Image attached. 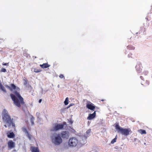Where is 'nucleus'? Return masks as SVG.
<instances>
[{
  "instance_id": "1",
  "label": "nucleus",
  "mask_w": 152,
  "mask_h": 152,
  "mask_svg": "<svg viewBox=\"0 0 152 152\" xmlns=\"http://www.w3.org/2000/svg\"><path fill=\"white\" fill-rule=\"evenodd\" d=\"M6 87L11 91H12V89L15 90L14 93L16 95V96L13 94H11L10 96L14 103L16 106L20 107V104H24V102L23 101V99L21 96L18 92L20 90L19 88L16 87L13 84H11V87L7 85H6Z\"/></svg>"
},
{
  "instance_id": "2",
  "label": "nucleus",
  "mask_w": 152,
  "mask_h": 152,
  "mask_svg": "<svg viewBox=\"0 0 152 152\" xmlns=\"http://www.w3.org/2000/svg\"><path fill=\"white\" fill-rule=\"evenodd\" d=\"M50 137L52 142L55 145H59L62 142V140L59 133H53L52 134Z\"/></svg>"
},
{
  "instance_id": "3",
  "label": "nucleus",
  "mask_w": 152,
  "mask_h": 152,
  "mask_svg": "<svg viewBox=\"0 0 152 152\" xmlns=\"http://www.w3.org/2000/svg\"><path fill=\"white\" fill-rule=\"evenodd\" d=\"M4 110L5 112L3 116V122L6 124L4 125V126H5V127H7V126H10L11 124H12V126H14L15 124L12 123L10 116L6 112L5 110Z\"/></svg>"
},
{
  "instance_id": "4",
  "label": "nucleus",
  "mask_w": 152,
  "mask_h": 152,
  "mask_svg": "<svg viewBox=\"0 0 152 152\" xmlns=\"http://www.w3.org/2000/svg\"><path fill=\"white\" fill-rule=\"evenodd\" d=\"M68 145L70 147H75L79 146L78 139L76 137L70 138L68 142Z\"/></svg>"
},
{
  "instance_id": "5",
  "label": "nucleus",
  "mask_w": 152,
  "mask_h": 152,
  "mask_svg": "<svg viewBox=\"0 0 152 152\" xmlns=\"http://www.w3.org/2000/svg\"><path fill=\"white\" fill-rule=\"evenodd\" d=\"M115 128L118 130V132L122 134L127 136L129 134L130 129H124L120 127L118 124H116L115 126Z\"/></svg>"
},
{
  "instance_id": "6",
  "label": "nucleus",
  "mask_w": 152,
  "mask_h": 152,
  "mask_svg": "<svg viewBox=\"0 0 152 152\" xmlns=\"http://www.w3.org/2000/svg\"><path fill=\"white\" fill-rule=\"evenodd\" d=\"M64 124H53L50 128V131L52 132L58 131L63 128Z\"/></svg>"
},
{
  "instance_id": "7",
  "label": "nucleus",
  "mask_w": 152,
  "mask_h": 152,
  "mask_svg": "<svg viewBox=\"0 0 152 152\" xmlns=\"http://www.w3.org/2000/svg\"><path fill=\"white\" fill-rule=\"evenodd\" d=\"M87 136H85L80 137L78 139L79 146H81L85 144L86 142V139Z\"/></svg>"
},
{
  "instance_id": "8",
  "label": "nucleus",
  "mask_w": 152,
  "mask_h": 152,
  "mask_svg": "<svg viewBox=\"0 0 152 152\" xmlns=\"http://www.w3.org/2000/svg\"><path fill=\"white\" fill-rule=\"evenodd\" d=\"M60 135L62 139H68L69 137V133L68 131H62Z\"/></svg>"
},
{
  "instance_id": "9",
  "label": "nucleus",
  "mask_w": 152,
  "mask_h": 152,
  "mask_svg": "<svg viewBox=\"0 0 152 152\" xmlns=\"http://www.w3.org/2000/svg\"><path fill=\"white\" fill-rule=\"evenodd\" d=\"M23 131L26 133V136L28 137L29 140H31L32 136L29 134L25 128H23Z\"/></svg>"
},
{
  "instance_id": "10",
  "label": "nucleus",
  "mask_w": 152,
  "mask_h": 152,
  "mask_svg": "<svg viewBox=\"0 0 152 152\" xmlns=\"http://www.w3.org/2000/svg\"><path fill=\"white\" fill-rule=\"evenodd\" d=\"M96 116V111L92 114H90L87 119L88 120H91L94 118Z\"/></svg>"
},
{
  "instance_id": "11",
  "label": "nucleus",
  "mask_w": 152,
  "mask_h": 152,
  "mask_svg": "<svg viewBox=\"0 0 152 152\" xmlns=\"http://www.w3.org/2000/svg\"><path fill=\"white\" fill-rule=\"evenodd\" d=\"M86 107L88 109L94 110L95 108V107L92 105V104H86Z\"/></svg>"
},
{
  "instance_id": "12",
  "label": "nucleus",
  "mask_w": 152,
  "mask_h": 152,
  "mask_svg": "<svg viewBox=\"0 0 152 152\" xmlns=\"http://www.w3.org/2000/svg\"><path fill=\"white\" fill-rule=\"evenodd\" d=\"M8 144L9 147L11 148H13L15 147V143L12 141L9 142Z\"/></svg>"
},
{
  "instance_id": "13",
  "label": "nucleus",
  "mask_w": 152,
  "mask_h": 152,
  "mask_svg": "<svg viewBox=\"0 0 152 152\" xmlns=\"http://www.w3.org/2000/svg\"><path fill=\"white\" fill-rule=\"evenodd\" d=\"M31 150L32 152H39L37 148L35 147H32Z\"/></svg>"
},
{
  "instance_id": "14",
  "label": "nucleus",
  "mask_w": 152,
  "mask_h": 152,
  "mask_svg": "<svg viewBox=\"0 0 152 152\" xmlns=\"http://www.w3.org/2000/svg\"><path fill=\"white\" fill-rule=\"evenodd\" d=\"M40 66L42 68H46L49 66L48 64H43L40 65Z\"/></svg>"
},
{
  "instance_id": "15",
  "label": "nucleus",
  "mask_w": 152,
  "mask_h": 152,
  "mask_svg": "<svg viewBox=\"0 0 152 152\" xmlns=\"http://www.w3.org/2000/svg\"><path fill=\"white\" fill-rule=\"evenodd\" d=\"M7 136L9 138H12L14 136V135L13 132H11L9 134H8Z\"/></svg>"
},
{
  "instance_id": "16",
  "label": "nucleus",
  "mask_w": 152,
  "mask_h": 152,
  "mask_svg": "<svg viewBox=\"0 0 152 152\" xmlns=\"http://www.w3.org/2000/svg\"><path fill=\"white\" fill-rule=\"evenodd\" d=\"M138 131L141 134H146V131L145 130H142V129H140L138 130Z\"/></svg>"
},
{
  "instance_id": "17",
  "label": "nucleus",
  "mask_w": 152,
  "mask_h": 152,
  "mask_svg": "<svg viewBox=\"0 0 152 152\" xmlns=\"http://www.w3.org/2000/svg\"><path fill=\"white\" fill-rule=\"evenodd\" d=\"M34 117L33 116H31L30 117V121L32 125H33L34 124Z\"/></svg>"
},
{
  "instance_id": "18",
  "label": "nucleus",
  "mask_w": 152,
  "mask_h": 152,
  "mask_svg": "<svg viewBox=\"0 0 152 152\" xmlns=\"http://www.w3.org/2000/svg\"><path fill=\"white\" fill-rule=\"evenodd\" d=\"M0 88L4 92H6V91L5 90L4 87L1 85H0Z\"/></svg>"
},
{
  "instance_id": "19",
  "label": "nucleus",
  "mask_w": 152,
  "mask_h": 152,
  "mask_svg": "<svg viewBox=\"0 0 152 152\" xmlns=\"http://www.w3.org/2000/svg\"><path fill=\"white\" fill-rule=\"evenodd\" d=\"M64 104L65 105H66L68 104V98L67 97L66 98L64 102Z\"/></svg>"
},
{
  "instance_id": "20",
  "label": "nucleus",
  "mask_w": 152,
  "mask_h": 152,
  "mask_svg": "<svg viewBox=\"0 0 152 152\" xmlns=\"http://www.w3.org/2000/svg\"><path fill=\"white\" fill-rule=\"evenodd\" d=\"M116 137H115L111 141V143L112 144H113L115 142H116Z\"/></svg>"
},
{
  "instance_id": "21",
  "label": "nucleus",
  "mask_w": 152,
  "mask_h": 152,
  "mask_svg": "<svg viewBox=\"0 0 152 152\" xmlns=\"http://www.w3.org/2000/svg\"><path fill=\"white\" fill-rule=\"evenodd\" d=\"M1 72H6V70L4 68H3L1 70Z\"/></svg>"
},
{
  "instance_id": "22",
  "label": "nucleus",
  "mask_w": 152,
  "mask_h": 152,
  "mask_svg": "<svg viewBox=\"0 0 152 152\" xmlns=\"http://www.w3.org/2000/svg\"><path fill=\"white\" fill-rule=\"evenodd\" d=\"M91 132V130L90 129L86 131V133L87 134H89Z\"/></svg>"
},
{
  "instance_id": "23",
  "label": "nucleus",
  "mask_w": 152,
  "mask_h": 152,
  "mask_svg": "<svg viewBox=\"0 0 152 152\" xmlns=\"http://www.w3.org/2000/svg\"><path fill=\"white\" fill-rule=\"evenodd\" d=\"M2 65H5V66H8L9 65V63H3Z\"/></svg>"
},
{
  "instance_id": "24",
  "label": "nucleus",
  "mask_w": 152,
  "mask_h": 152,
  "mask_svg": "<svg viewBox=\"0 0 152 152\" xmlns=\"http://www.w3.org/2000/svg\"><path fill=\"white\" fill-rule=\"evenodd\" d=\"M63 77H64V76H63V75H62V74L61 75L59 76V77L60 78H62Z\"/></svg>"
},
{
  "instance_id": "25",
  "label": "nucleus",
  "mask_w": 152,
  "mask_h": 152,
  "mask_svg": "<svg viewBox=\"0 0 152 152\" xmlns=\"http://www.w3.org/2000/svg\"><path fill=\"white\" fill-rule=\"evenodd\" d=\"M70 123H71V124H72V123H73V121H72V120H71V119H70Z\"/></svg>"
},
{
  "instance_id": "26",
  "label": "nucleus",
  "mask_w": 152,
  "mask_h": 152,
  "mask_svg": "<svg viewBox=\"0 0 152 152\" xmlns=\"http://www.w3.org/2000/svg\"><path fill=\"white\" fill-rule=\"evenodd\" d=\"M42 101V99H40L39 100V103H40Z\"/></svg>"
},
{
  "instance_id": "27",
  "label": "nucleus",
  "mask_w": 152,
  "mask_h": 152,
  "mask_svg": "<svg viewBox=\"0 0 152 152\" xmlns=\"http://www.w3.org/2000/svg\"><path fill=\"white\" fill-rule=\"evenodd\" d=\"M34 72H39V71H35V70H34Z\"/></svg>"
},
{
  "instance_id": "28",
  "label": "nucleus",
  "mask_w": 152,
  "mask_h": 152,
  "mask_svg": "<svg viewBox=\"0 0 152 152\" xmlns=\"http://www.w3.org/2000/svg\"><path fill=\"white\" fill-rule=\"evenodd\" d=\"M73 104H70V105H69V107H70V106H72Z\"/></svg>"
},
{
  "instance_id": "29",
  "label": "nucleus",
  "mask_w": 152,
  "mask_h": 152,
  "mask_svg": "<svg viewBox=\"0 0 152 152\" xmlns=\"http://www.w3.org/2000/svg\"><path fill=\"white\" fill-rule=\"evenodd\" d=\"M24 83V85H26V81H25V82Z\"/></svg>"
},
{
  "instance_id": "30",
  "label": "nucleus",
  "mask_w": 152,
  "mask_h": 152,
  "mask_svg": "<svg viewBox=\"0 0 152 152\" xmlns=\"http://www.w3.org/2000/svg\"><path fill=\"white\" fill-rule=\"evenodd\" d=\"M37 114H38V115L39 114V113H37Z\"/></svg>"
}]
</instances>
